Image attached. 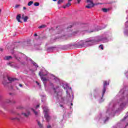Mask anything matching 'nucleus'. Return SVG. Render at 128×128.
Here are the masks:
<instances>
[{"mask_svg": "<svg viewBox=\"0 0 128 128\" xmlns=\"http://www.w3.org/2000/svg\"><path fill=\"white\" fill-rule=\"evenodd\" d=\"M96 42H100V40H87L85 42L84 41L79 42L78 44H74V46H76L77 48H84V46H92V44H94Z\"/></svg>", "mask_w": 128, "mask_h": 128, "instance_id": "obj_1", "label": "nucleus"}, {"mask_svg": "<svg viewBox=\"0 0 128 128\" xmlns=\"http://www.w3.org/2000/svg\"><path fill=\"white\" fill-rule=\"evenodd\" d=\"M43 108L44 112V118H46V122H48L52 119V117L48 115V112L50 110L48 109H44V108Z\"/></svg>", "mask_w": 128, "mask_h": 128, "instance_id": "obj_2", "label": "nucleus"}, {"mask_svg": "<svg viewBox=\"0 0 128 128\" xmlns=\"http://www.w3.org/2000/svg\"><path fill=\"white\" fill-rule=\"evenodd\" d=\"M86 2L88 4V5L86 6V8H94L95 6L94 4V2L92 0H86Z\"/></svg>", "mask_w": 128, "mask_h": 128, "instance_id": "obj_3", "label": "nucleus"}, {"mask_svg": "<svg viewBox=\"0 0 128 128\" xmlns=\"http://www.w3.org/2000/svg\"><path fill=\"white\" fill-rule=\"evenodd\" d=\"M109 84L106 81H104V88H103V90H102V96H104V94H106V86L108 85Z\"/></svg>", "mask_w": 128, "mask_h": 128, "instance_id": "obj_4", "label": "nucleus"}, {"mask_svg": "<svg viewBox=\"0 0 128 128\" xmlns=\"http://www.w3.org/2000/svg\"><path fill=\"white\" fill-rule=\"evenodd\" d=\"M40 72H39V76H41V80H42V82H46V80H48V79H46V78L45 77H44V76H46V74H45L44 75H42L40 74Z\"/></svg>", "mask_w": 128, "mask_h": 128, "instance_id": "obj_5", "label": "nucleus"}, {"mask_svg": "<svg viewBox=\"0 0 128 128\" xmlns=\"http://www.w3.org/2000/svg\"><path fill=\"white\" fill-rule=\"evenodd\" d=\"M12 120H16L17 122H20V118L18 117H12L10 118Z\"/></svg>", "mask_w": 128, "mask_h": 128, "instance_id": "obj_6", "label": "nucleus"}, {"mask_svg": "<svg viewBox=\"0 0 128 128\" xmlns=\"http://www.w3.org/2000/svg\"><path fill=\"white\" fill-rule=\"evenodd\" d=\"M20 18H22V16L20 15V14H18L16 18L18 22H22V21H20Z\"/></svg>", "mask_w": 128, "mask_h": 128, "instance_id": "obj_7", "label": "nucleus"}, {"mask_svg": "<svg viewBox=\"0 0 128 128\" xmlns=\"http://www.w3.org/2000/svg\"><path fill=\"white\" fill-rule=\"evenodd\" d=\"M72 6V4L70 2H68V4H66V5L63 6L64 8H68V6Z\"/></svg>", "mask_w": 128, "mask_h": 128, "instance_id": "obj_8", "label": "nucleus"}, {"mask_svg": "<svg viewBox=\"0 0 128 128\" xmlns=\"http://www.w3.org/2000/svg\"><path fill=\"white\" fill-rule=\"evenodd\" d=\"M30 112H27L26 113H22V116H25V118H28V116H30Z\"/></svg>", "mask_w": 128, "mask_h": 128, "instance_id": "obj_9", "label": "nucleus"}, {"mask_svg": "<svg viewBox=\"0 0 128 128\" xmlns=\"http://www.w3.org/2000/svg\"><path fill=\"white\" fill-rule=\"evenodd\" d=\"M22 20H24V22H28V16L24 17V16L23 14V15H22Z\"/></svg>", "mask_w": 128, "mask_h": 128, "instance_id": "obj_10", "label": "nucleus"}, {"mask_svg": "<svg viewBox=\"0 0 128 128\" xmlns=\"http://www.w3.org/2000/svg\"><path fill=\"white\" fill-rule=\"evenodd\" d=\"M7 78H8V80L10 82H14V81L16 80V78H12L10 77H7Z\"/></svg>", "mask_w": 128, "mask_h": 128, "instance_id": "obj_11", "label": "nucleus"}, {"mask_svg": "<svg viewBox=\"0 0 128 128\" xmlns=\"http://www.w3.org/2000/svg\"><path fill=\"white\" fill-rule=\"evenodd\" d=\"M10 58H12V56H6L4 58V60H10Z\"/></svg>", "mask_w": 128, "mask_h": 128, "instance_id": "obj_12", "label": "nucleus"}, {"mask_svg": "<svg viewBox=\"0 0 128 128\" xmlns=\"http://www.w3.org/2000/svg\"><path fill=\"white\" fill-rule=\"evenodd\" d=\"M54 92H55V94H56V95H57V98H60V96H62V95H58V94H60V92H58V94H56V88H54Z\"/></svg>", "mask_w": 128, "mask_h": 128, "instance_id": "obj_13", "label": "nucleus"}, {"mask_svg": "<svg viewBox=\"0 0 128 128\" xmlns=\"http://www.w3.org/2000/svg\"><path fill=\"white\" fill-rule=\"evenodd\" d=\"M102 12H108V10H110V9H107L106 8H102Z\"/></svg>", "mask_w": 128, "mask_h": 128, "instance_id": "obj_14", "label": "nucleus"}, {"mask_svg": "<svg viewBox=\"0 0 128 128\" xmlns=\"http://www.w3.org/2000/svg\"><path fill=\"white\" fill-rule=\"evenodd\" d=\"M64 0H58V4H62V2H64Z\"/></svg>", "mask_w": 128, "mask_h": 128, "instance_id": "obj_15", "label": "nucleus"}, {"mask_svg": "<svg viewBox=\"0 0 128 128\" xmlns=\"http://www.w3.org/2000/svg\"><path fill=\"white\" fill-rule=\"evenodd\" d=\"M32 4H34V1H30L28 2V6H32Z\"/></svg>", "mask_w": 128, "mask_h": 128, "instance_id": "obj_16", "label": "nucleus"}, {"mask_svg": "<svg viewBox=\"0 0 128 128\" xmlns=\"http://www.w3.org/2000/svg\"><path fill=\"white\" fill-rule=\"evenodd\" d=\"M34 6H40V2H36L34 3Z\"/></svg>", "mask_w": 128, "mask_h": 128, "instance_id": "obj_17", "label": "nucleus"}, {"mask_svg": "<svg viewBox=\"0 0 128 128\" xmlns=\"http://www.w3.org/2000/svg\"><path fill=\"white\" fill-rule=\"evenodd\" d=\"M46 28V25H41L38 27V28Z\"/></svg>", "mask_w": 128, "mask_h": 128, "instance_id": "obj_18", "label": "nucleus"}, {"mask_svg": "<svg viewBox=\"0 0 128 128\" xmlns=\"http://www.w3.org/2000/svg\"><path fill=\"white\" fill-rule=\"evenodd\" d=\"M32 112H34V114L36 116L38 115V112H36L34 108H32Z\"/></svg>", "mask_w": 128, "mask_h": 128, "instance_id": "obj_19", "label": "nucleus"}, {"mask_svg": "<svg viewBox=\"0 0 128 128\" xmlns=\"http://www.w3.org/2000/svg\"><path fill=\"white\" fill-rule=\"evenodd\" d=\"M38 126H40V128H42V124L40 122H38Z\"/></svg>", "mask_w": 128, "mask_h": 128, "instance_id": "obj_20", "label": "nucleus"}, {"mask_svg": "<svg viewBox=\"0 0 128 128\" xmlns=\"http://www.w3.org/2000/svg\"><path fill=\"white\" fill-rule=\"evenodd\" d=\"M99 48H101V50H104V45L102 44H100L99 46Z\"/></svg>", "mask_w": 128, "mask_h": 128, "instance_id": "obj_21", "label": "nucleus"}, {"mask_svg": "<svg viewBox=\"0 0 128 128\" xmlns=\"http://www.w3.org/2000/svg\"><path fill=\"white\" fill-rule=\"evenodd\" d=\"M62 38H64V40H68V38H66V36H62Z\"/></svg>", "mask_w": 128, "mask_h": 128, "instance_id": "obj_22", "label": "nucleus"}, {"mask_svg": "<svg viewBox=\"0 0 128 128\" xmlns=\"http://www.w3.org/2000/svg\"><path fill=\"white\" fill-rule=\"evenodd\" d=\"M6 102H7L8 104H9V102H10V99H8L6 100Z\"/></svg>", "mask_w": 128, "mask_h": 128, "instance_id": "obj_23", "label": "nucleus"}, {"mask_svg": "<svg viewBox=\"0 0 128 128\" xmlns=\"http://www.w3.org/2000/svg\"><path fill=\"white\" fill-rule=\"evenodd\" d=\"M40 108V104L37 105L36 107V108Z\"/></svg>", "mask_w": 128, "mask_h": 128, "instance_id": "obj_24", "label": "nucleus"}, {"mask_svg": "<svg viewBox=\"0 0 128 128\" xmlns=\"http://www.w3.org/2000/svg\"><path fill=\"white\" fill-rule=\"evenodd\" d=\"M77 2H78V4H80V2H82V0H77Z\"/></svg>", "mask_w": 128, "mask_h": 128, "instance_id": "obj_25", "label": "nucleus"}, {"mask_svg": "<svg viewBox=\"0 0 128 128\" xmlns=\"http://www.w3.org/2000/svg\"><path fill=\"white\" fill-rule=\"evenodd\" d=\"M19 86L22 88V84H19Z\"/></svg>", "mask_w": 128, "mask_h": 128, "instance_id": "obj_26", "label": "nucleus"}, {"mask_svg": "<svg viewBox=\"0 0 128 128\" xmlns=\"http://www.w3.org/2000/svg\"><path fill=\"white\" fill-rule=\"evenodd\" d=\"M47 128H52V126L49 125L47 126Z\"/></svg>", "mask_w": 128, "mask_h": 128, "instance_id": "obj_27", "label": "nucleus"}, {"mask_svg": "<svg viewBox=\"0 0 128 128\" xmlns=\"http://www.w3.org/2000/svg\"><path fill=\"white\" fill-rule=\"evenodd\" d=\"M3 84H4V86H6V82H2Z\"/></svg>", "mask_w": 128, "mask_h": 128, "instance_id": "obj_28", "label": "nucleus"}, {"mask_svg": "<svg viewBox=\"0 0 128 128\" xmlns=\"http://www.w3.org/2000/svg\"><path fill=\"white\" fill-rule=\"evenodd\" d=\"M34 36H38V34H34Z\"/></svg>", "mask_w": 128, "mask_h": 128, "instance_id": "obj_29", "label": "nucleus"}, {"mask_svg": "<svg viewBox=\"0 0 128 128\" xmlns=\"http://www.w3.org/2000/svg\"><path fill=\"white\" fill-rule=\"evenodd\" d=\"M0 50L1 52H2V50H3L2 48H0Z\"/></svg>", "mask_w": 128, "mask_h": 128, "instance_id": "obj_30", "label": "nucleus"}, {"mask_svg": "<svg viewBox=\"0 0 128 128\" xmlns=\"http://www.w3.org/2000/svg\"><path fill=\"white\" fill-rule=\"evenodd\" d=\"M36 84H38V86H40V83H38V82H36Z\"/></svg>", "mask_w": 128, "mask_h": 128, "instance_id": "obj_31", "label": "nucleus"}, {"mask_svg": "<svg viewBox=\"0 0 128 128\" xmlns=\"http://www.w3.org/2000/svg\"><path fill=\"white\" fill-rule=\"evenodd\" d=\"M23 10H26V7H23Z\"/></svg>", "mask_w": 128, "mask_h": 128, "instance_id": "obj_32", "label": "nucleus"}, {"mask_svg": "<svg viewBox=\"0 0 128 128\" xmlns=\"http://www.w3.org/2000/svg\"><path fill=\"white\" fill-rule=\"evenodd\" d=\"M19 6H20L19 5H16V8H18Z\"/></svg>", "mask_w": 128, "mask_h": 128, "instance_id": "obj_33", "label": "nucleus"}, {"mask_svg": "<svg viewBox=\"0 0 128 128\" xmlns=\"http://www.w3.org/2000/svg\"><path fill=\"white\" fill-rule=\"evenodd\" d=\"M72 0H68V2H72Z\"/></svg>", "mask_w": 128, "mask_h": 128, "instance_id": "obj_34", "label": "nucleus"}, {"mask_svg": "<svg viewBox=\"0 0 128 128\" xmlns=\"http://www.w3.org/2000/svg\"><path fill=\"white\" fill-rule=\"evenodd\" d=\"M53 2H56L58 0H52Z\"/></svg>", "mask_w": 128, "mask_h": 128, "instance_id": "obj_35", "label": "nucleus"}, {"mask_svg": "<svg viewBox=\"0 0 128 128\" xmlns=\"http://www.w3.org/2000/svg\"><path fill=\"white\" fill-rule=\"evenodd\" d=\"M0 12H2V10L0 9Z\"/></svg>", "mask_w": 128, "mask_h": 128, "instance_id": "obj_36", "label": "nucleus"}, {"mask_svg": "<svg viewBox=\"0 0 128 128\" xmlns=\"http://www.w3.org/2000/svg\"><path fill=\"white\" fill-rule=\"evenodd\" d=\"M94 31H90V32H92Z\"/></svg>", "mask_w": 128, "mask_h": 128, "instance_id": "obj_37", "label": "nucleus"}, {"mask_svg": "<svg viewBox=\"0 0 128 128\" xmlns=\"http://www.w3.org/2000/svg\"><path fill=\"white\" fill-rule=\"evenodd\" d=\"M71 106H72V103L71 104Z\"/></svg>", "mask_w": 128, "mask_h": 128, "instance_id": "obj_38", "label": "nucleus"}, {"mask_svg": "<svg viewBox=\"0 0 128 128\" xmlns=\"http://www.w3.org/2000/svg\"><path fill=\"white\" fill-rule=\"evenodd\" d=\"M60 106H62V105H60Z\"/></svg>", "mask_w": 128, "mask_h": 128, "instance_id": "obj_39", "label": "nucleus"}, {"mask_svg": "<svg viewBox=\"0 0 128 128\" xmlns=\"http://www.w3.org/2000/svg\"><path fill=\"white\" fill-rule=\"evenodd\" d=\"M70 28H72V26H70Z\"/></svg>", "mask_w": 128, "mask_h": 128, "instance_id": "obj_40", "label": "nucleus"}, {"mask_svg": "<svg viewBox=\"0 0 128 128\" xmlns=\"http://www.w3.org/2000/svg\"><path fill=\"white\" fill-rule=\"evenodd\" d=\"M128 124H127L126 126H128Z\"/></svg>", "mask_w": 128, "mask_h": 128, "instance_id": "obj_41", "label": "nucleus"}]
</instances>
